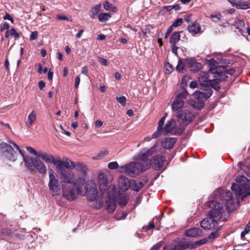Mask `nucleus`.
Listing matches in <instances>:
<instances>
[{
  "instance_id": "f257e3e1",
  "label": "nucleus",
  "mask_w": 250,
  "mask_h": 250,
  "mask_svg": "<svg viewBox=\"0 0 250 250\" xmlns=\"http://www.w3.org/2000/svg\"><path fill=\"white\" fill-rule=\"evenodd\" d=\"M0 146L3 155L8 160L15 161L17 159V152H19L22 155L25 166L29 170L33 172L37 169L40 174H46L47 168L44 163L37 158L25 155L14 142L9 141L8 143L2 142Z\"/></svg>"
},
{
  "instance_id": "f03ea898",
  "label": "nucleus",
  "mask_w": 250,
  "mask_h": 250,
  "mask_svg": "<svg viewBox=\"0 0 250 250\" xmlns=\"http://www.w3.org/2000/svg\"><path fill=\"white\" fill-rule=\"evenodd\" d=\"M85 184L76 181L72 185H62V196L69 201L75 200L77 195H83V189Z\"/></svg>"
},
{
  "instance_id": "7ed1b4c3",
  "label": "nucleus",
  "mask_w": 250,
  "mask_h": 250,
  "mask_svg": "<svg viewBox=\"0 0 250 250\" xmlns=\"http://www.w3.org/2000/svg\"><path fill=\"white\" fill-rule=\"evenodd\" d=\"M149 167L148 162L143 163L141 162H131L121 167L122 172L131 176L135 177L140 174V172L146 170Z\"/></svg>"
},
{
  "instance_id": "20e7f679",
  "label": "nucleus",
  "mask_w": 250,
  "mask_h": 250,
  "mask_svg": "<svg viewBox=\"0 0 250 250\" xmlns=\"http://www.w3.org/2000/svg\"><path fill=\"white\" fill-rule=\"evenodd\" d=\"M49 189L52 192L53 195H58L60 193L59 180L57 175L53 169H48Z\"/></svg>"
},
{
  "instance_id": "39448f33",
  "label": "nucleus",
  "mask_w": 250,
  "mask_h": 250,
  "mask_svg": "<svg viewBox=\"0 0 250 250\" xmlns=\"http://www.w3.org/2000/svg\"><path fill=\"white\" fill-rule=\"evenodd\" d=\"M85 187L87 199L89 201H95L98 195V190L95 181L93 180L89 181Z\"/></svg>"
},
{
  "instance_id": "423d86ee",
  "label": "nucleus",
  "mask_w": 250,
  "mask_h": 250,
  "mask_svg": "<svg viewBox=\"0 0 250 250\" xmlns=\"http://www.w3.org/2000/svg\"><path fill=\"white\" fill-rule=\"evenodd\" d=\"M61 180L64 184H73L76 182L75 174L72 171L66 169L58 170Z\"/></svg>"
},
{
  "instance_id": "0eeeda50",
  "label": "nucleus",
  "mask_w": 250,
  "mask_h": 250,
  "mask_svg": "<svg viewBox=\"0 0 250 250\" xmlns=\"http://www.w3.org/2000/svg\"><path fill=\"white\" fill-rule=\"evenodd\" d=\"M75 165L76 170L79 172L76 181L80 182L82 184H85L86 181L85 176L87 171L86 166L82 162L75 163Z\"/></svg>"
},
{
  "instance_id": "6e6552de",
  "label": "nucleus",
  "mask_w": 250,
  "mask_h": 250,
  "mask_svg": "<svg viewBox=\"0 0 250 250\" xmlns=\"http://www.w3.org/2000/svg\"><path fill=\"white\" fill-rule=\"evenodd\" d=\"M223 212V207L222 205L215 202L213 208L208 212L207 216L212 218L214 220L218 222L221 219Z\"/></svg>"
},
{
  "instance_id": "1a4fd4ad",
  "label": "nucleus",
  "mask_w": 250,
  "mask_h": 250,
  "mask_svg": "<svg viewBox=\"0 0 250 250\" xmlns=\"http://www.w3.org/2000/svg\"><path fill=\"white\" fill-rule=\"evenodd\" d=\"M57 170L65 169L64 167L68 169H72L75 168V163L67 157L61 159L60 156L58 157V160L55 167Z\"/></svg>"
},
{
  "instance_id": "9d476101",
  "label": "nucleus",
  "mask_w": 250,
  "mask_h": 250,
  "mask_svg": "<svg viewBox=\"0 0 250 250\" xmlns=\"http://www.w3.org/2000/svg\"><path fill=\"white\" fill-rule=\"evenodd\" d=\"M215 195L226 202V206L229 208V204L232 203V194L229 190L218 188L215 191Z\"/></svg>"
},
{
  "instance_id": "9b49d317",
  "label": "nucleus",
  "mask_w": 250,
  "mask_h": 250,
  "mask_svg": "<svg viewBox=\"0 0 250 250\" xmlns=\"http://www.w3.org/2000/svg\"><path fill=\"white\" fill-rule=\"evenodd\" d=\"M209 71L214 74V77L220 76L225 71V67L223 66H217V62L213 60L210 59L208 63Z\"/></svg>"
},
{
  "instance_id": "f8f14e48",
  "label": "nucleus",
  "mask_w": 250,
  "mask_h": 250,
  "mask_svg": "<svg viewBox=\"0 0 250 250\" xmlns=\"http://www.w3.org/2000/svg\"><path fill=\"white\" fill-rule=\"evenodd\" d=\"M177 117L184 124L188 125L192 121L194 115L189 111L185 110L179 112L177 115Z\"/></svg>"
},
{
  "instance_id": "ddd939ff",
  "label": "nucleus",
  "mask_w": 250,
  "mask_h": 250,
  "mask_svg": "<svg viewBox=\"0 0 250 250\" xmlns=\"http://www.w3.org/2000/svg\"><path fill=\"white\" fill-rule=\"evenodd\" d=\"M98 184L100 191L103 193L108 189L109 183L105 174L104 173L99 174Z\"/></svg>"
},
{
  "instance_id": "4468645a",
  "label": "nucleus",
  "mask_w": 250,
  "mask_h": 250,
  "mask_svg": "<svg viewBox=\"0 0 250 250\" xmlns=\"http://www.w3.org/2000/svg\"><path fill=\"white\" fill-rule=\"evenodd\" d=\"M218 225V222L212 218L207 216V217L203 219L200 223L201 227L205 229H214Z\"/></svg>"
},
{
  "instance_id": "2eb2a0df",
  "label": "nucleus",
  "mask_w": 250,
  "mask_h": 250,
  "mask_svg": "<svg viewBox=\"0 0 250 250\" xmlns=\"http://www.w3.org/2000/svg\"><path fill=\"white\" fill-rule=\"evenodd\" d=\"M177 130L176 122L174 119H171L163 127V134L166 135L168 133H176Z\"/></svg>"
},
{
  "instance_id": "dca6fc26",
  "label": "nucleus",
  "mask_w": 250,
  "mask_h": 250,
  "mask_svg": "<svg viewBox=\"0 0 250 250\" xmlns=\"http://www.w3.org/2000/svg\"><path fill=\"white\" fill-rule=\"evenodd\" d=\"M38 157L41 158L47 164H53L56 167L58 160V157L55 158L52 154L40 150V153L39 154Z\"/></svg>"
},
{
  "instance_id": "f3484780",
  "label": "nucleus",
  "mask_w": 250,
  "mask_h": 250,
  "mask_svg": "<svg viewBox=\"0 0 250 250\" xmlns=\"http://www.w3.org/2000/svg\"><path fill=\"white\" fill-rule=\"evenodd\" d=\"M236 181L241 187L245 189V196L250 195V181L244 176H239L236 178Z\"/></svg>"
},
{
  "instance_id": "a211bd4d",
  "label": "nucleus",
  "mask_w": 250,
  "mask_h": 250,
  "mask_svg": "<svg viewBox=\"0 0 250 250\" xmlns=\"http://www.w3.org/2000/svg\"><path fill=\"white\" fill-rule=\"evenodd\" d=\"M166 160V157L161 155L154 157L152 160L153 167L157 170H160L164 166Z\"/></svg>"
},
{
  "instance_id": "6ab92c4d",
  "label": "nucleus",
  "mask_w": 250,
  "mask_h": 250,
  "mask_svg": "<svg viewBox=\"0 0 250 250\" xmlns=\"http://www.w3.org/2000/svg\"><path fill=\"white\" fill-rule=\"evenodd\" d=\"M198 82L200 84L205 86H209V84H212L214 82L209 79V75L207 72H201L200 76L198 78Z\"/></svg>"
},
{
  "instance_id": "aec40b11",
  "label": "nucleus",
  "mask_w": 250,
  "mask_h": 250,
  "mask_svg": "<svg viewBox=\"0 0 250 250\" xmlns=\"http://www.w3.org/2000/svg\"><path fill=\"white\" fill-rule=\"evenodd\" d=\"M156 147L157 144H155L149 150H148L147 152L142 154L141 159L142 163L145 164L146 163L148 162L149 163V166L150 165L151 163L150 161H149L148 157L152 155L156 151Z\"/></svg>"
},
{
  "instance_id": "412c9836",
  "label": "nucleus",
  "mask_w": 250,
  "mask_h": 250,
  "mask_svg": "<svg viewBox=\"0 0 250 250\" xmlns=\"http://www.w3.org/2000/svg\"><path fill=\"white\" fill-rule=\"evenodd\" d=\"M212 93V90L209 89L206 92L196 91L194 93L193 95L196 99L204 101L209 97L211 95Z\"/></svg>"
},
{
  "instance_id": "4be33fe9",
  "label": "nucleus",
  "mask_w": 250,
  "mask_h": 250,
  "mask_svg": "<svg viewBox=\"0 0 250 250\" xmlns=\"http://www.w3.org/2000/svg\"><path fill=\"white\" fill-rule=\"evenodd\" d=\"M203 234L202 230L199 228H192L188 229L185 231V235L187 236L195 237L202 236Z\"/></svg>"
},
{
  "instance_id": "5701e85b",
  "label": "nucleus",
  "mask_w": 250,
  "mask_h": 250,
  "mask_svg": "<svg viewBox=\"0 0 250 250\" xmlns=\"http://www.w3.org/2000/svg\"><path fill=\"white\" fill-rule=\"evenodd\" d=\"M167 114H165V116H164L159 121L158 125L157 128V130L153 133L152 135V138H156L160 136L161 132L163 133V126L164 125L166 116Z\"/></svg>"
},
{
  "instance_id": "b1692460",
  "label": "nucleus",
  "mask_w": 250,
  "mask_h": 250,
  "mask_svg": "<svg viewBox=\"0 0 250 250\" xmlns=\"http://www.w3.org/2000/svg\"><path fill=\"white\" fill-rule=\"evenodd\" d=\"M232 192L237 196H242L243 197H245V189L242 187H240L239 185L233 183L231 187Z\"/></svg>"
},
{
  "instance_id": "393cba45",
  "label": "nucleus",
  "mask_w": 250,
  "mask_h": 250,
  "mask_svg": "<svg viewBox=\"0 0 250 250\" xmlns=\"http://www.w3.org/2000/svg\"><path fill=\"white\" fill-rule=\"evenodd\" d=\"M118 185L120 189L124 191L127 190L130 187L128 179L124 176H120L118 181Z\"/></svg>"
},
{
  "instance_id": "a878e982",
  "label": "nucleus",
  "mask_w": 250,
  "mask_h": 250,
  "mask_svg": "<svg viewBox=\"0 0 250 250\" xmlns=\"http://www.w3.org/2000/svg\"><path fill=\"white\" fill-rule=\"evenodd\" d=\"M228 1L232 6L235 7L238 9H250V2H236L234 0H228Z\"/></svg>"
},
{
  "instance_id": "bb28decb",
  "label": "nucleus",
  "mask_w": 250,
  "mask_h": 250,
  "mask_svg": "<svg viewBox=\"0 0 250 250\" xmlns=\"http://www.w3.org/2000/svg\"><path fill=\"white\" fill-rule=\"evenodd\" d=\"M106 208L108 212H113L116 207V201L114 198L109 197L105 202Z\"/></svg>"
},
{
  "instance_id": "cd10ccee",
  "label": "nucleus",
  "mask_w": 250,
  "mask_h": 250,
  "mask_svg": "<svg viewBox=\"0 0 250 250\" xmlns=\"http://www.w3.org/2000/svg\"><path fill=\"white\" fill-rule=\"evenodd\" d=\"M188 31L193 35L197 34L201 32V27L200 24L194 22L188 26Z\"/></svg>"
},
{
  "instance_id": "c85d7f7f",
  "label": "nucleus",
  "mask_w": 250,
  "mask_h": 250,
  "mask_svg": "<svg viewBox=\"0 0 250 250\" xmlns=\"http://www.w3.org/2000/svg\"><path fill=\"white\" fill-rule=\"evenodd\" d=\"M176 142L175 138H165L162 141V146L166 149L172 148Z\"/></svg>"
},
{
  "instance_id": "c756f323",
  "label": "nucleus",
  "mask_w": 250,
  "mask_h": 250,
  "mask_svg": "<svg viewBox=\"0 0 250 250\" xmlns=\"http://www.w3.org/2000/svg\"><path fill=\"white\" fill-rule=\"evenodd\" d=\"M188 62L189 67L192 72H197L202 68L201 63L197 62L193 60H189Z\"/></svg>"
},
{
  "instance_id": "7c9ffc66",
  "label": "nucleus",
  "mask_w": 250,
  "mask_h": 250,
  "mask_svg": "<svg viewBox=\"0 0 250 250\" xmlns=\"http://www.w3.org/2000/svg\"><path fill=\"white\" fill-rule=\"evenodd\" d=\"M184 102L183 100L175 98L172 104V109L174 111L181 110L184 106Z\"/></svg>"
},
{
  "instance_id": "2f4dec72",
  "label": "nucleus",
  "mask_w": 250,
  "mask_h": 250,
  "mask_svg": "<svg viewBox=\"0 0 250 250\" xmlns=\"http://www.w3.org/2000/svg\"><path fill=\"white\" fill-rule=\"evenodd\" d=\"M36 119L37 112L35 110H33L28 116L27 120L25 122L26 125L28 127H30Z\"/></svg>"
},
{
  "instance_id": "473e14b6",
  "label": "nucleus",
  "mask_w": 250,
  "mask_h": 250,
  "mask_svg": "<svg viewBox=\"0 0 250 250\" xmlns=\"http://www.w3.org/2000/svg\"><path fill=\"white\" fill-rule=\"evenodd\" d=\"M101 4H99L93 6L90 11H89V16L92 19H95L96 17L99 14L101 8Z\"/></svg>"
},
{
  "instance_id": "72a5a7b5",
  "label": "nucleus",
  "mask_w": 250,
  "mask_h": 250,
  "mask_svg": "<svg viewBox=\"0 0 250 250\" xmlns=\"http://www.w3.org/2000/svg\"><path fill=\"white\" fill-rule=\"evenodd\" d=\"M143 183L142 182H137L136 180L131 181L129 184L130 188L135 191L140 190L143 187Z\"/></svg>"
},
{
  "instance_id": "f704fd0d",
  "label": "nucleus",
  "mask_w": 250,
  "mask_h": 250,
  "mask_svg": "<svg viewBox=\"0 0 250 250\" xmlns=\"http://www.w3.org/2000/svg\"><path fill=\"white\" fill-rule=\"evenodd\" d=\"M180 32H174L170 38L171 44H176L180 40Z\"/></svg>"
},
{
  "instance_id": "c9c22d12",
  "label": "nucleus",
  "mask_w": 250,
  "mask_h": 250,
  "mask_svg": "<svg viewBox=\"0 0 250 250\" xmlns=\"http://www.w3.org/2000/svg\"><path fill=\"white\" fill-rule=\"evenodd\" d=\"M119 204L121 206H125L128 202V196L125 194H120L118 198Z\"/></svg>"
},
{
  "instance_id": "e433bc0d",
  "label": "nucleus",
  "mask_w": 250,
  "mask_h": 250,
  "mask_svg": "<svg viewBox=\"0 0 250 250\" xmlns=\"http://www.w3.org/2000/svg\"><path fill=\"white\" fill-rule=\"evenodd\" d=\"M111 17L109 13H103L98 15V20L100 22H104L108 21Z\"/></svg>"
},
{
  "instance_id": "4c0bfd02",
  "label": "nucleus",
  "mask_w": 250,
  "mask_h": 250,
  "mask_svg": "<svg viewBox=\"0 0 250 250\" xmlns=\"http://www.w3.org/2000/svg\"><path fill=\"white\" fill-rule=\"evenodd\" d=\"M208 242V239L207 238V237L204 239H201V240L195 242V243L193 245V246H191V248L193 249L195 248H197L202 245L206 244Z\"/></svg>"
},
{
  "instance_id": "58836bf2",
  "label": "nucleus",
  "mask_w": 250,
  "mask_h": 250,
  "mask_svg": "<svg viewBox=\"0 0 250 250\" xmlns=\"http://www.w3.org/2000/svg\"><path fill=\"white\" fill-rule=\"evenodd\" d=\"M188 92L187 90L183 89L179 93H178L175 98H178L183 100L184 99H186L187 96Z\"/></svg>"
},
{
  "instance_id": "ea45409f",
  "label": "nucleus",
  "mask_w": 250,
  "mask_h": 250,
  "mask_svg": "<svg viewBox=\"0 0 250 250\" xmlns=\"http://www.w3.org/2000/svg\"><path fill=\"white\" fill-rule=\"evenodd\" d=\"M108 154V151L105 150L104 151H101L96 156L93 157V160H98L101 159L106 156Z\"/></svg>"
},
{
  "instance_id": "a19ab883",
  "label": "nucleus",
  "mask_w": 250,
  "mask_h": 250,
  "mask_svg": "<svg viewBox=\"0 0 250 250\" xmlns=\"http://www.w3.org/2000/svg\"><path fill=\"white\" fill-rule=\"evenodd\" d=\"M166 73L167 74L171 73L174 70L172 65L168 62H166L165 65Z\"/></svg>"
},
{
  "instance_id": "79ce46f5",
  "label": "nucleus",
  "mask_w": 250,
  "mask_h": 250,
  "mask_svg": "<svg viewBox=\"0 0 250 250\" xmlns=\"http://www.w3.org/2000/svg\"><path fill=\"white\" fill-rule=\"evenodd\" d=\"M218 236V233L217 231L212 232L210 235H209L207 238L208 242H212L214 239L217 238Z\"/></svg>"
},
{
  "instance_id": "37998d69",
  "label": "nucleus",
  "mask_w": 250,
  "mask_h": 250,
  "mask_svg": "<svg viewBox=\"0 0 250 250\" xmlns=\"http://www.w3.org/2000/svg\"><path fill=\"white\" fill-rule=\"evenodd\" d=\"M176 70L179 72H183L184 70V64L181 60H179L176 66Z\"/></svg>"
},
{
  "instance_id": "c03bdc74",
  "label": "nucleus",
  "mask_w": 250,
  "mask_h": 250,
  "mask_svg": "<svg viewBox=\"0 0 250 250\" xmlns=\"http://www.w3.org/2000/svg\"><path fill=\"white\" fill-rule=\"evenodd\" d=\"M26 148L29 153L38 157L40 151H37L31 146H26Z\"/></svg>"
},
{
  "instance_id": "a18cd8bd",
  "label": "nucleus",
  "mask_w": 250,
  "mask_h": 250,
  "mask_svg": "<svg viewBox=\"0 0 250 250\" xmlns=\"http://www.w3.org/2000/svg\"><path fill=\"white\" fill-rule=\"evenodd\" d=\"M183 21V20L182 18H178L176 19L171 25L172 27H176L179 26H180Z\"/></svg>"
},
{
  "instance_id": "49530a36",
  "label": "nucleus",
  "mask_w": 250,
  "mask_h": 250,
  "mask_svg": "<svg viewBox=\"0 0 250 250\" xmlns=\"http://www.w3.org/2000/svg\"><path fill=\"white\" fill-rule=\"evenodd\" d=\"M119 165L117 162H110L108 165V167L110 169H115L118 167Z\"/></svg>"
},
{
  "instance_id": "de8ad7c7",
  "label": "nucleus",
  "mask_w": 250,
  "mask_h": 250,
  "mask_svg": "<svg viewBox=\"0 0 250 250\" xmlns=\"http://www.w3.org/2000/svg\"><path fill=\"white\" fill-rule=\"evenodd\" d=\"M117 100L120 104L124 106L126 104V98L125 96H121L120 97H117Z\"/></svg>"
},
{
  "instance_id": "09e8293b",
  "label": "nucleus",
  "mask_w": 250,
  "mask_h": 250,
  "mask_svg": "<svg viewBox=\"0 0 250 250\" xmlns=\"http://www.w3.org/2000/svg\"><path fill=\"white\" fill-rule=\"evenodd\" d=\"M10 35L14 36L16 39H19L20 37V34L17 32L16 29L12 28L10 30Z\"/></svg>"
},
{
  "instance_id": "8fccbe9b",
  "label": "nucleus",
  "mask_w": 250,
  "mask_h": 250,
  "mask_svg": "<svg viewBox=\"0 0 250 250\" xmlns=\"http://www.w3.org/2000/svg\"><path fill=\"white\" fill-rule=\"evenodd\" d=\"M196 102H193V103H190V104L194 107H196L199 109H201L203 108L204 107V104L202 103H199L198 104V105H196Z\"/></svg>"
},
{
  "instance_id": "3c124183",
  "label": "nucleus",
  "mask_w": 250,
  "mask_h": 250,
  "mask_svg": "<svg viewBox=\"0 0 250 250\" xmlns=\"http://www.w3.org/2000/svg\"><path fill=\"white\" fill-rule=\"evenodd\" d=\"M104 8L107 10H109L111 9L112 5L107 0H106L104 3Z\"/></svg>"
},
{
  "instance_id": "603ef678",
  "label": "nucleus",
  "mask_w": 250,
  "mask_h": 250,
  "mask_svg": "<svg viewBox=\"0 0 250 250\" xmlns=\"http://www.w3.org/2000/svg\"><path fill=\"white\" fill-rule=\"evenodd\" d=\"M214 83H213L212 84H209V86H211L212 88H213L215 90H219L220 89V85L219 84L214 80H212Z\"/></svg>"
},
{
  "instance_id": "864d4df0",
  "label": "nucleus",
  "mask_w": 250,
  "mask_h": 250,
  "mask_svg": "<svg viewBox=\"0 0 250 250\" xmlns=\"http://www.w3.org/2000/svg\"><path fill=\"white\" fill-rule=\"evenodd\" d=\"M38 37V32L35 31H33L31 33L30 36V40L31 41L34 40L37 38Z\"/></svg>"
},
{
  "instance_id": "5fc2aeb1",
  "label": "nucleus",
  "mask_w": 250,
  "mask_h": 250,
  "mask_svg": "<svg viewBox=\"0 0 250 250\" xmlns=\"http://www.w3.org/2000/svg\"><path fill=\"white\" fill-rule=\"evenodd\" d=\"M98 61L102 65H104V66L107 65V61L105 59L101 57H99Z\"/></svg>"
},
{
  "instance_id": "6e6d98bb",
  "label": "nucleus",
  "mask_w": 250,
  "mask_h": 250,
  "mask_svg": "<svg viewBox=\"0 0 250 250\" xmlns=\"http://www.w3.org/2000/svg\"><path fill=\"white\" fill-rule=\"evenodd\" d=\"M234 72H235V70L233 68H230V69H227L225 67V71L224 72H223L221 74H223L224 73H227V74H229L230 75H232L234 73Z\"/></svg>"
},
{
  "instance_id": "4d7b16f0",
  "label": "nucleus",
  "mask_w": 250,
  "mask_h": 250,
  "mask_svg": "<svg viewBox=\"0 0 250 250\" xmlns=\"http://www.w3.org/2000/svg\"><path fill=\"white\" fill-rule=\"evenodd\" d=\"M227 73L221 74L220 76L217 77L220 81H226L228 79V76L226 75Z\"/></svg>"
},
{
  "instance_id": "13d9d810",
  "label": "nucleus",
  "mask_w": 250,
  "mask_h": 250,
  "mask_svg": "<svg viewBox=\"0 0 250 250\" xmlns=\"http://www.w3.org/2000/svg\"><path fill=\"white\" fill-rule=\"evenodd\" d=\"M81 73L82 74L85 75V76H87L88 75V67L87 66H85L84 67H83L82 68Z\"/></svg>"
},
{
  "instance_id": "bf43d9fd",
  "label": "nucleus",
  "mask_w": 250,
  "mask_h": 250,
  "mask_svg": "<svg viewBox=\"0 0 250 250\" xmlns=\"http://www.w3.org/2000/svg\"><path fill=\"white\" fill-rule=\"evenodd\" d=\"M177 49L178 47L176 46V44H171V51L172 52V53L177 55Z\"/></svg>"
},
{
  "instance_id": "052dcab7",
  "label": "nucleus",
  "mask_w": 250,
  "mask_h": 250,
  "mask_svg": "<svg viewBox=\"0 0 250 250\" xmlns=\"http://www.w3.org/2000/svg\"><path fill=\"white\" fill-rule=\"evenodd\" d=\"M176 249V247H173L170 245L165 246L163 250H175Z\"/></svg>"
},
{
  "instance_id": "680f3d73",
  "label": "nucleus",
  "mask_w": 250,
  "mask_h": 250,
  "mask_svg": "<svg viewBox=\"0 0 250 250\" xmlns=\"http://www.w3.org/2000/svg\"><path fill=\"white\" fill-rule=\"evenodd\" d=\"M3 19L4 20H9L12 23H13L14 21L13 18L7 13H6V14L5 15Z\"/></svg>"
},
{
  "instance_id": "e2e57ef3",
  "label": "nucleus",
  "mask_w": 250,
  "mask_h": 250,
  "mask_svg": "<svg viewBox=\"0 0 250 250\" xmlns=\"http://www.w3.org/2000/svg\"><path fill=\"white\" fill-rule=\"evenodd\" d=\"M80 83V78L79 76H77L75 79V87L77 88Z\"/></svg>"
},
{
  "instance_id": "0e129e2a",
  "label": "nucleus",
  "mask_w": 250,
  "mask_h": 250,
  "mask_svg": "<svg viewBox=\"0 0 250 250\" xmlns=\"http://www.w3.org/2000/svg\"><path fill=\"white\" fill-rule=\"evenodd\" d=\"M103 124V122H102L101 120H97L95 122V125L96 127H100L102 126Z\"/></svg>"
},
{
  "instance_id": "69168bd1",
  "label": "nucleus",
  "mask_w": 250,
  "mask_h": 250,
  "mask_svg": "<svg viewBox=\"0 0 250 250\" xmlns=\"http://www.w3.org/2000/svg\"><path fill=\"white\" fill-rule=\"evenodd\" d=\"M103 206V202L99 201L98 202H96V204L94 205V207L96 208H100Z\"/></svg>"
},
{
  "instance_id": "338daca9",
  "label": "nucleus",
  "mask_w": 250,
  "mask_h": 250,
  "mask_svg": "<svg viewBox=\"0 0 250 250\" xmlns=\"http://www.w3.org/2000/svg\"><path fill=\"white\" fill-rule=\"evenodd\" d=\"M197 83L196 81H192L189 84V87L191 88H195L197 87Z\"/></svg>"
},
{
  "instance_id": "774afa93",
  "label": "nucleus",
  "mask_w": 250,
  "mask_h": 250,
  "mask_svg": "<svg viewBox=\"0 0 250 250\" xmlns=\"http://www.w3.org/2000/svg\"><path fill=\"white\" fill-rule=\"evenodd\" d=\"M9 28V25L7 22H5L3 25L1 27L0 30L3 31L4 30L8 29Z\"/></svg>"
}]
</instances>
